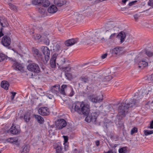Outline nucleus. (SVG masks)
<instances>
[{
  "instance_id": "nucleus-8",
  "label": "nucleus",
  "mask_w": 153,
  "mask_h": 153,
  "mask_svg": "<svg viewBox=\"0 0 153 153\" xmlns=\"http://www.w3.org/2000/svg\"><path fill=\"white\" fill-rule=\"evenodd\" d=\"M1 43L4 46L8 47L10 49L11 48V47L9 46L11 43V39L9 36L7 35L4 36L2 38Z\"/></svg>"
},
{
  "instance_id": "nucleus-17",
  "label": "nucleus",
  "mask_w": 153,
  "mask_h": 153,
  "mask_svg": "<svg viewBox=\"0 0 153 153\" xmlns=\"http://www.w3.org/2000/svg\"><path fill=\"white\" fill-rule=\"evenodd\" d=\"M69 61L67 58H63L60 62V66L61 67H65L69 65Z\"/></svg>"
},
{
  "instance_id": "nucleus-23",
  "label": "nucleus",
  "mask_w": 153,
  "mask_h": 153,
  "mask_svg": "<svg viewBox=\"0 0 153 153\" xmlns=\"http://www.w3.org/2000/svg\"><path fill=\"white\" fill-rule=\"evenodd\" d=\"M148 63L144 60L140 61L138 63V67L143 69L148 65Z\"/></svg>"
},
{
  "instance_id": "nucleus-64",
  "label": "nucleus",
  "mask_w": 153,
  "mask_h": 153,
  "mask_svg": "<svg viewBox=\"0 0 153 153\" xmlns=\"http://www.w3.org/2000/svg\"><path fill=\"white\" fill-rule=\"evenodd\" d=\"M128 8L127 7H124L122 8V10H124L125 9Z\"/></svg>"
},
{
  "instance_id": "nucleus-13",
  "label": "nucleus",
  "mask_w": 153,
  "mask_h": 153,
  "mask_svg": "<svg viewBox=\"0 0 153 153\" xmlns=\"http://www.w3.org/2000/svg\"><path fill=\"white\" fill-rule=\"evenodd\" d=\"M79 41V39L77 38L69 39L65 42V44L68 46H71L77 43Z\"/></svg>"
},
{
  "instance_id": "nucleus-34",
  "label": "nucleus",
  "mask_w": 153,
  "mask_h": 153,
  "mask_svg": "<svg viewBox=\"0 0 153 153\" xmlns=\"http://www.w3.org/2000/svg\"><path fill=\"white\" fill-rule=\"evenodd\" d=\"M7 57L3 53H0V62H1L7 59Z\"/></svg>"
},
{
  "instance_id": "nucleus-42",
  "label": "nucleus",
  "mask_w": 153,
  "mask_h": 153,
  "mask_svg": "<svg viewBox=\"0 0 153 153\" xmlns=\"http://www.w3.org/2000/svg\"><path fill=\"white\" fill-rule=\"evenodd\" d=\"M38 11L41 14H43L45 11V10L42 7L39 8Z\"/></svg>"
},
{
  "instance_id": "nucleus-46",
  "label": "nucleus",
  "mask_w": 153,
  "mask_h": 153,
  "mask_svg": "<svg viewBox=\"0 0 153 153\" xmlns=\"http://www.w3.org/2000/svg\"><path fill=\"white\" fill-rule=\"evenodd\" d=\"M34 38L36 40H39L41 38V36L39 34H37L34 36Z\"/></svg>"
},
{
  "instance_id": "nucleus-26",
  "label": "nucleus",
  "mask_w": 153,
  "mask_h": 153,
  "mask_svg": "<svg viewBox=\"0 0 153 153\" xmlns=\"http://www.w3.org/2000/svg\"><path fill=\"white\" fill-rule=\"evenodd\" d=\"M50 4L49 1L48 0H41V6L44 7H47Z\"/></svg>"
},
{
  "instance_id": "nucleus-22",
  "label": "nucleus",
  "mask_w": 153,
  "mask_h": 153,
  "mask_svg": "<svg viewBox=\"0 0 153 153\" xmlns=\"http://www.w3.org/2000/svg\"><path fill=\"white\" fill-rule=\"evenodd\" d=\"M33 117L39 123L42 124L44 122V119L40 115L34 114L33 115Z\"/></svg>"
},
{
  "instance_id": "nucleus-12",
  "label": "nucleus",
  "mask_w": 153,
  "mask_h": 153,
  "mask_svg": "<svg viewBox=\"0 0 153 153\" xmlns=\"http://www.w3.org/2000/svg\"><path fill=\"white\" fill-rule=\"evenodd\" d=\"M58 56L57 53H55L52 56L50 60V65L52 68H54L56 67V59Z\"/></svg>"
},
{
  "instance_id": "nucleus-25",
  "label": "nucleus",
  "mask_w": 153,
  "mask_h": 153,
  "mask_svg": "<svg viewBox=\"0 0 153 153\" xmlns=\"http://www.w3.org/2000/svg\"><path fill=\"white\" fill-rule=\"evenodd\" d=\"M9 86V83L7 81H2L1 83V87L6 90L8 89Z\"/></svg>"
},
{
  "instance_id": "nucleus-40",
  "label": "nucleus",
  "mask_w": 153,
  "mask_h": 153,
  "mask_svg": "<svg viewBox=\"0 0 153 153\" xmlns=\"http://www.w3.org/2000/svg\"><path fill=\"white\" fill-rule=\"evenodd\" d=\"M148 94V91L145 90H143L142 91V95L143 96L146 97Z\"/></svg>"
},
{
  "instance_id": "nucleus-2",
  "label": "nucleus",
  "mask_w": 153,
  "mask_h": 153,
  "mask_svg": "<svg viewBox=\"0 0 153 153\" xmlns=\"http://www.w3.org/2000/svg\"><path fill=\"white\" fill-rule=\"evenodd\" d=\"M32 49L33 55L38 61L44 64L47 63L50 57V51L47 47L43 46L41 48L45 58L38 49L34 48H32Z\"/></svg>"
},
{
  "instance_id": "nucleus-9",
  "label": "nucleus",
  "mask_w": 153,
  "mask_h": 153,
  "mask_svg": "<svg viewBox=\"0 0 153 153\" xmlns=\"http://www.w3.org/2000/svg\"><path fill=\"white\" fill-rule=\"evenodd\" d=\"M20 128L19 125L13 124L9 129L10 132L13 134H17L20 132Z\"/></svg>"
},
{
  "instance_id": "nucleus-7",
  "label": "nucleus",
  "mask_w": 153,
  "mask_h": 153,
  "mask_svg": "<svg viewBox=\"0 0 153 153\" xmlns=\"http://www.w3.org/2000/svg\"><path fill=\"white\" fill-rule=\"evenodd\" d=\"M8 59L11 61L13 64V69L16 70L21 71L22 70L23 67L22 65L17 62L15 59L12 58L8 57Z\"/></svg>"
},
{
  "instance_id": "nucleus-55",
  "label": "nucleus",
  "mask_w": 153,
  "mask_h": 153,
  "mask_svg": "<svg viewBox=\"0 0 153 153\" xmlns=\"http://www.w3.org/2000/svg\"><path fill=\"white\" fill-rule=\"evenodd\" d=\"M64 142L66 143L68 141V137L67 136H64Z\"/></svg>"
},
{
  "instance_id": "nucleus-51",
  "label": "nucleus",
  "mask_w": 153,
  "mask_h": 153,
  "mask_svg": "<svg viewBox=\"0 0 153 153\" xmlns=\"http://www.w3.org/2000/svg\"><path fill=\"white\" fill-rule=\"evenodd\" d=\"M148 128L151 129H153V120L150 122V126Z\"/></svg>"
},
{
  "instance_id": "nucleus-33",
  "label": "nucleus",
  "mask_w": 153,
  "mask_h": 153,
  "mask_svg": "<svg viewBox=\"0 0 153 153\" xmlns=\"http://www.w3.org/2000/svg\"><path fill=\"white\" fill-rule=\"evenodd\" d=\"M144 134L145 136H148L153 134V130H144Z\"/></svg>"
},
{
  "instance_id": "nucleus-20",
  "label": "nucleus",
  "mask_w": 153,
  "mask_h": 153,
  "mask_svg": "<svg viewBox=\"0 0 153 153\" xmlns=\"http://www.w3.org/2000/svg\"><path fill=\"white\" fill-rule=\"evenodd\" d=\"M66 3L65 0H55L54 4L58 7H61Z\"/></svg>"
},
{
  "instance_id": "nucleus-18",
  "label": "nucleus",
  "mask_w": 153,
  "mask_h": 153,
  "mask_svg": "<svg viewBox=\"0 0 153 153\" xmlns=\"http://www.w3.org/2000/svg\"><path fill=\"white\" fill-rule=\"evenodd\" d=\"M122 48L116 47L112 50V53L113 55L119 56L122 53Z\"/></svg>"
},
{
  "instance_id": "nucleus-41",
  "label": "nucleus",
  "mask_w": 153,
  "mask_h": 153,
  "mask_svg": "<svg viewBox=\"0 0 153 153\" xmlns=\"http://www.w3.org/2000/svg\"><path fill=\"white\" fill-rule=\"evenodd\" d=\"M146 54L149 57L152 56L153 55V53L149 51H145Z\"/></svg>"
},
{
  "instance_id": "nucleus-43",
  "label": "nucleus",
  "mask_w": 153,
  "mask_h": 153,
  "mask_svg": "<svg viewBox=\"0 0 153 153\" xmlns=\"http://www.w3.org/2000/svg\"><path fill=\"white\" fill-rule=\"evenodd\" d=\"M55 49L57 52L59 51L60 50V45L58 44H57L55 46Z\"/></svg>"
},
{
  "instance_id": "nucleus-50",
  "label": "nucleus",
  "mask_w": 153,
  "mask_h": 153,
  "mask_svg": "<svg viewBox=\"0 0 153 153\" xmlns=\"http://www.w3.org/2000/svg\"><path fill=\"white\" fill-rule=\"evenodd\" d=\"M116 34V33L112 34L110 36L109 39H113L114 38V37L115 36Z\"/></svg>"
},
{
  "instance_id": "nucleus-58",
  "label": "nucleus",
  "mask_w": 153,
  "mask_h": 153,
  "mask_svg": "<svg viewBox=\"0 0 153 153\" xmlns=\"http://www.w3.org/2000/svg\"><path fill=\"white\" fill-rule=\"evenodd\" d=\"M69 87H71V86H67V87H66V88L65 89V93L67 92V90H69V89L68 88H68Z\"/></svg>"
},
{
  "instance_id": "nucleus-16",
  "label": "nucleus",
  "mask_w": 153,
  "mask_h": 153,
  "mask_svg": "<svg viewBox=\"0 0 153 153\" xmlns=\"http://www.w3.org/2000/svg\"><path fill=\"white\" fill-rule=\"evenodd\" d=\"M126 37V33L123 31H121L117 36V38L120 39V42L123 43Z\"/></svg>"
},
{
  "instance_id": "nucleus-1",
  "label": "nucleus",
  "mask_w": 153,
  "mask_h": 153,
  "mask_svg": "<svg viewBox=\"0 0 153 153\" xmlns=\"http://www.w3.org/2000/svg\"><path fill=\"white\" fill-rule=\"evenodd\" d=\"M90 108L89 104L85 103L84 102H76L72 104L71 110L73 113L76 112L80 114L86 116L85 119L86 121L88 123L92 122L95 123L97 117V114L95 113H92L88 116Z\"/></svg>"
},
{
  "instance_id": "nucleus-14",
  "label": "nucleus",
  "mask_w": 153,
  "mask_h": 153,
  "mask_svg": "<svg viewBox=\"0 0 153 153\" xmlns=\"http://www.w3.org/2000/svg\"><path fill=\"white\" fill-rule=\"evenodd\" d=\"M59 85H56L51 87L50 91L57 96H58L59 95Z\"/></svg>"
},
{
  "instance_id": "nucleus-24",
  "label": "nucleus",
  "mask_w": 153,
  "mask_h": 153,
  "mask_svg": "<svg viewBox=\"0 0 153 153\" xmlns=\"http://www.w3.org/2000/svg\"><path fill=\"white\" fill-rule=\"evenodd\" d=\"M22 150L21 153H28L30 151V146L29 144L24 146L22 148Z\"/></svg>"
},
{
  "instance_id": "nucleus-35",
  "label": "nucleus",
  "mask_w": 153,
  "mask_h": 153,
  "mask_svg": "<svg viewBox=\"0 0 153 153\" xmlns=\"http://www.w3.org/2000/svg\"><path fill=\"white\" fill-rule=\"evenodd\" d=\"M7 141L8 142L11 143L16 142L17 141V140H16V138H9L7 139Z\"/></svg>"
},
{
  "instance_id": "nucleus-56",
  "label": "nucleus",
  "mask_w": 153,
  "mask_h": 153,
  "mask_svg": "<svg viewBox=\"0 0 153 153\" xmlns=\"http://www.w3.org/2000/svg\"><path fill=\"white\" fill-rule=\"evenodd\" d=\"M47 96L49 98L51 99L53 97V96L51 94H49L48 95V94H47Z\"/></svg>"
},
{
  "instance_id": "nucleus-39",
  "label": "nucleus",
  "mask_w": 153,
  "mask_h": 153,
  "mask_svg": "<svg viewBox=\"0 0 153 153\" xmlns=\"http://www.w3.org/2000/svg\"><path fill=\"white\" fill-rule=\"evenodd\" d=\"M138 129L136 127H134V128H132L131 130V135H133L134 133H137V132Z\"/></svg>"
},
{
  "instance_id": "nucleus-54",
  "label": "nucleus",
  "mask_w": 153,
  "mask_h": 153,
  "mask_svg": "<svg viewBox=\"0 0 153 153\" xmlns=\"http://www.w3.org/2000/svg\"><path fill=\"white\" fill-rule=\"evenodd\" d=\"M107 53H105V54H103V55H102L101 57V58L102 59H105V58L107 56Z\"/></svg>"
},
{
  "instance_id": "nucleus-36",
  "label": "nucleus",
  "mask_w": 153,
  "mask_h": 153,
  "mask_svg": "<svg viewBox=\"0 0 153 153\" xmlns=\"http://www.w3.org/2000/svg\"><path fill=\"white\" fill-rule=\"evenodd\" d=\"M9 6L10 7V8L12 10H17V7L11 4V3H9L8 4Z\"/></svg>"
},
{
  "instance_id": "nucleus-37",
  "label": "nucleus",
  "mask_w": 153,
  "mask_h": 153,
  "mask_svg": "<svg viewBox=\"0 0 153 153\" xmlns=\"http://www.w3.org/2000/svg\"><path fill=\"white\" fill-rule=\"evenodd\" d=\"M68 88L69 90H71V92L69 94V96L70 97H72L74 94V92L73 90V88L71 87H69Z\"/></svg>"
},
{
  "instance_id": "nucleus-60",
  "label": "nucleus",
  "mask_w": 153,
  "mask_h": 153,
  "mask_svg": "<svg viewBox=\"0 0 153 153\" xmlns=\"http://www.w3.org/2000/svg\"><path fill=\"white\" fill-rule=\"evenodd\" d=\"M12 50L14 51V52L16 53L17 54H18V52L16 50L14 49L13 48Z\"/></svg>"
},
{
  "instance_id": "nucleus-27",
  "label": "nucleus",
  "mask_w": 153,
  "mask_h": 153,
  "mask_svg": "<svg viewBox=\"0 0 153 153\" xmlns=\"http://www.w3.org/2000/svg\"><path fill=\"white\" fill-rule=\"evenodd\" d=\"M60 69L65 72V75L67 76V75L68 74V73L70 71L71 68L67 66L65 67H61Z\"/></svg>"
},
{
  "instance_id": "nucleus-53",
  "label": "nucleus",
  "mask_w": 153,
  "mask_h": 153,
  "mask_svg": "<svg viewBox=\"0 0 153 153\" xmlns=\"http://www.w3.org/2000/svg\"><path fill=\"white\" fill-rule=\"evenodd\" d=\"M64 148H63L64 152L65 151H66L68 149V145H65Z\"/></svg>"
},
{
  "instance_id": "nucleus-61",
  "label": "nucleus",
  "mask_w": 153,
  "mask_h": 153,
  "mask_svg": "<svg viewBox=\"0 0 153 153\" xmlns=\"http://www.w3.org/2000/svg\"><path fill=\"white\" fill-rule=\"evenodd\" d=\"M4 35L3 33H1V32H0V38L2 37V36H3Z\"/></svg>"
},
{
  "instance_id": "nucleus-21",
  "label": "nucleus",
  "mask_w": 153,
  "mask_h": 153,
  "mask_svg": "<svg viewBox=\"0 0 153 153\" xmlns=\"http://www.w3.org/2000/svg\"><path fill=\"white\" fill-rule=\"evenodd\" d=\"M57 10V8L55 5H52L49 7L48 9V12L50 13H54Z\"/></svg>"
},
{
  "instance_id": "nucleus-6",
  "label": "nucleus",
  "mask_w": 153,
  "mask_h": 153,
  "mask_svg": "<svg viewBox=\"0 0 153 153\" xmlns=\"http://www.w3.org/2000/svg\"><path fill=\"white\" fill-rule=\"evenodd\" d=\"M56 128L57 129H61L67 125L66 121L63 119H59L55 122Z\"/></svg>"
},
{
  "instance_id": "nucleus-62",
  "label": "nucleus",
  "mask_w": 153,
  "mask_h": 153,
  "mask_svg": "<svg viewBox=\"0 0 153 153\" xmlns=\"http://www.w3.org/2000/svg\"><path fill=\"white\" fill-rule=\"evenodd\" d=\"M3 30V28L2 27H1V28H0V32H1V33H2V31Z\"/></svg>"
},
{
  "instance_id": "nucleus-29",
  "label": "nucleus",
  "mask_w": 153,
  "mask_h": 153,
  "mask_svg": "<svg viewBox=\"0 0 153 153\" xmlns=\"http://www.w3.org/2000/svg\"><path fill=\"white\" fill-rule=\"evenodd\" d=\"M79 80L84 83H87L89 81V78L87 76H82L79 79Z\"/></svg>"
},
{
  "instance_id": "nucleus-3",
  "label": "nucleus",
  "mask_w": 153,
  "mask_h": 153,
  "mask_svg": "<svg viewBox=\"0 0 153 153\" xmlns=\"http://www.w3.org/2000/svg\"><path fill=\"white\" fill-rule=\"evenodd\" d=\"M138 100L134 99H131L127 103H123L120 105L118 109V117L121 119L126 116L128 112L129 107H132L134 106H137L138 105Z\"/></svg>"
},
{
  "instance_id": "nucleus-52",
  "label": "nucleus",
  "mask_w": 153,
  "mask_h": 153,
  "mask_svg": "<svg viewBox=\"0 0 153 153\" xmlns=\"http://www.w3.org/2000/svg\"><path fill=\"white\" fill-rule=\"evenodd\" d=\"M134 17L135 19L136 20L138 19V18L139 17V16L138 14H136L134 15Z\"/></svg>"
},
{
  "instance_id": "nucleus-57",
  "label": "nucleus",
  "mask_w": 153,
  "mask_h": 153,
  "mask_svg": "<svg viewBox=\"0 0 153 153\" xmlns=\"http://www.w3.org/2000/svg\"><path fill=\"white\" fill-rule=\"evenodd\" d=\"M95 143L96 144V145L98 146L100 145V142L99 140H97L95 142Z\"/></svg>"
},
{
  "instance_id": "nucleus-47",
  "label": "nucleus",
  "mask_w": 153,
  "mask_h": 153,
  "mask_svg": "<svg viewBox=\"0 0 153 153\" xmlns=\"http://www.w3.org/2000/svg\"><path fill=\"white\" fill-rule=\"evenodd\" d=\"M12 95L11 96V99L12 100H13L14 99L15 96L16 94V93L15 92H11Z\"/></svg>"
},
{
  "instance_id": "nucleus-15",
  "label": "nucleus",
  "mask_w": 153,
  "mask_h": 153,
  "mask_svg": "<svg viewBox=\"0 0 153 153\" xmlns=\"http://www.w3.org/2000/svg\"><path fill=\"white\" fill-rule=\"evenodd\" d=\"M0 23L2 27H6L9 25L7 19L4 16L0 17Z\"/></svg>"
},
{
  "instance_id": "nucleus-45",
  "label": "nucleus",
  "mask_w": 153,
  "mask_h": 153,
  "mask_svg": "<svg viewBox=\"0 0 153 153\" xmlns=\"http://www.w3.org/2000/svg\"><path fill=\"white\" fill-rule=\"evenodd\" d=\"M137 1L135 0L134 1H132L129 3L128 4V6L129 7L132 6V5L135 4V3L137 2Z\"/></svg>"
},
{
  "instance_id": "nucleus-4",
  "label": "nucleus",
  "mask_w": 153,
  "mask_h": 153,
  "mask_svg": "<svg viewBox=\"0 0 153 153\" xmlns=\"http://www.w3.org/2000/svg\"><path fill=\"white\" fill-rule=\"evenodd\" d=\"M88 99L89 101L94 103L100 102H102L103 99L102 95L98 96H95L93 94L88 96Z\"/></svg>"
},
{
  "instance_id": "nucleus-49",
  "label": "nucleus",
  "mask_w": 153,
  "mask_h": 153,
  "mask_svg": "<svg viewBox=\"0 0 153 153\" xmlns=\"http://www.w3.org/2000/svg\"><path fill=\"white\" fill-rule=\"evenodd\" d=\"M44 43L46 44V45H48L49 44V40L48 39H45L44 41Z\"/></svg>"
},
{
  "instance_id": "nucleus-10",
  "label": "nucleus",
  "mask_w": 153,
  "mask_h": 153,
  "mask_svg": "<svg viewBox=\"0 0 153 153\" xmlns=\"http://www.w3.org/2000/svg\"><path fill=\"white\" fill-rule=\"evenodd\" d=\"M39 114L42 116H47L50 114V112L48 108L47 107H41L38 109Z\"/></svg>"
},
{
  "instance_id": "nucleus-31",
  "label": "nucleus",
  "mask_w": 153,
  "mask_h": 153,
  "mask_svg": "<svg viewBox=\"0 0 153 153\" xmlns=\"http://www.w3.org/2000/svg\"><path fill=\"white\" fill-rule=\"evenodd\" d=\"M145 79L149 81L153 82V73L151 75H148L144 77Z\"/></svg>"
},
{
  "instance_id": "nucleus-44",
  "label": "nucleus",
  "mask_w": 153,
  "mask_h": 153,
  "mask_svg": "<svg viewBox=\"0 0 153 153\" xmlns=\"http://www.w3.org/2000/svg\"><path fill=\"white\" fill-rule=\"evenodd\" d=\"M153 47L152 44L151 43L147 45L146 47L145 48V51H147L149 48H151Z\"/></svg>"
},
{
  "instance_id": "nucleus-30",
  "label": "nucleus",
  "mask_w": 153,
  "mask_h": 153,
  "mask_svg": "<svg viewBox=\"0 0 153 153\" xmlns=\"http://www.w3.org/2000/svg\"><path fill=\"white\" fill-rule=\"evenodd\" d=\"M112 79V77L111 76H102L101 79L103 82L109 81Z\"/></svg>"
},
{
  "instance_id": "nucleus-59",
  "label": "nucleus",
  "mask_w": 153,
  "mask_h": 153,
  "mask_svg": "<svg viewBox=\"0 0 153 153\" xmlns=\"http://www.w3.org/2000/svg\"><path fill=\"white\" fill-rule=\"evenodd\" d=\"M105 153H113L112 150H109L107 152H105Z\"/></svg>"
},
{
  "instance_id": "nucleus-19",
  "label": "nucleus",
  "mask_w": 153,
  "mask_h": 153,
  "mask_svg": "<svg viewBox=\"0 0 153 153\" xmlns=\"http://www.w3.org/2000/svg\"><path fill=\"white\" fill-rule=\"evenodd\" d=\"M30 113L28 112H27L25 114L24 116H22L21 117L24 119L25 122L28 123L30 119Z\"/></svg>"
},
{
  "instance_id": "nucleus-11",
  "label": "nucleus",
  "mask_w": 153,
  "mask_h": 153,
  "mask_svg": "<svg viewBox=\"0 0 153 153\" xmlns=\"http://www.w3.org/2000/svg\"><path fill=\"white\" fill-rule=\"evenodd\" d=\"M54 148L56 149V153H63V148L60 143H55L53 145Z\"/></svg>"
},
{
  "instance_id": "nucleus-63",
  "label": "nucleus",
  "mask_w": 153,
  "mask_h": 153,
  "mask_svg": "<svg viewBox=\"0 0 153 153\" xmlns=\"http://www.w3.org/2000/svg\"><path fill=\"white\" fill-rule=\"evenodd\" d=\"M102 41H104L105 40V39L103 38L102 37V38L100 39Z\"/></svg>"
},
{
  "instance_id": "nucleus-48",
  "label": "nucleus",
  "mask_w": 153,
  "mask_h": 153,
  "mask_svg": "<svg viewBox=\"0 0 153 153\" xmlns=\"http://www.w3.org/2000/svg\"><path fill=\"white\" fill-rule=\"evenodd\" d=\"M148 5L149 6L153 7V0H149L148 3Z\"/></svg>"
},
{
  "instance_id": "nucleus-32",
  "label": "nucleus",
  "mask_w": 153,
  "mask_h": 153,
  "mask_svg": "<svg viewBox=\"0 0 153 153\" xmlns=\"http://www.w3.org/2000/svg\"><path fill=\"white\" fill-rule=\"evenodd\" d=\"M41 0H33L32 2L33 4L41 6Z\"/></svg>"
},
{
  "instance_id": "nucleus-5",
  "label": "nucleus",
  "mask_w": 153,
  "mask_h": 153,
  "mask_svg": "<svg viewBox=\"0 0 153 153\" xmlns=\"http://www.w3.org/2000/svg\"><path fill=\"white\" fill-rule=\"evenodd\" d=\"M27 68L29 71L38 74L40 72V68L38 65L36 63H29L27 66Z\"/></svg>"
},
{
  "instance_id": "nucleus-28",
  "label": "nucleus",
  "mask_w": 153,
  "mask_h": 153,
  "mask_svg": "<svg viewBox=\"0 0 153 153\" xmlns=\"http://www.w3.org/2000/svg\"><path fill=\"white\" fill-rule=\"evenodd\" d=\"M66 87V85H62L61 87V88H59V93H60L61 94L66 95V94L65 91V90Z\"/></svg>"
},
{
  "instance_id": "nucleus-38",
  "label": "nucleus",
  "mask_w": 153,
  "mask_h": 153,
  "mask_svg": "<svg viewBox=\"0 0 153 153\" xmlns=\"http://www.w3.org/2000/svg\"><path fill=\"white\" fill-rule=\"evenodd\" d=\"M126 147L121 148L119 150V153H125L126 152Z\"/></svg>"
}]
</instances>
